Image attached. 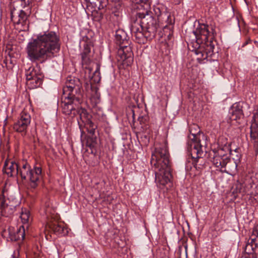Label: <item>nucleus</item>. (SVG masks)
I'll return each instance as SVG.
<instances>
[{
    "label": "nucleus",
    "mask_w": 258,
    "mask_h": 258,
    "mask_svg": "<svg viewBox=\"0 0 258 258\" xmlns=\"http://www.w3.org/2000/svg\"><path fill=\"white\" fill-rule=\"evenodd\" d=\"M59 36L54 31H47L37 35L26 47L28 58L32 62H44L60 50Z\"/></svg>",
    "instance_id": "f257e3e1"
},
{
    "label": "nucleus",
    "mask_w": 258,
    "mask_h": 258,
    "mask_svg": "<svg viewBox=\"0 0 258 258\" xmlns=\"http://www.w3.org/2000/svg\"><path fill=\"white\" fill-rule=\"evenodd\" d=\"M194 34L196 42L192 51L197 55L199 62L209 57L212 58L218 53L219 48L216 40L214 39L216 32L213 26L205 24H199L194 31Z\"/></svg>",
    "instance_id": "f03ea898"
},
{
    "label": "nucleus",
    "mask_w": 258,
    "mask_h": 258,
    "mask_svg": "<svg viewBox=\"0 0 258 258\" xmlns=\"http://www.w3.org/2000/svg\"><path fill=\"white\" fill-rule=\"evenodd\" d=\"M151 164L155 170V181L160 188H163L171 182V163L169 154L166 144L155 145V150L152 153Z\"/></svg>",
    "instance_id": "7ed1b4c3"
},
{
    "label": "nucleus",
    "mask_w": 258,
    "mask_h": 258,
    "mask_svg": "<svg viewBox=\"0 0 258 258\" xmlns=\"http://www.w3.org/2000/svg\"><path fill=\"white\" fill-rule=\"evenodd\" d=\"M189 139L190 141L188 142V149L190 150L192 164L196 169L200 168L202 164H198V163L203 160L202 155L206 145V137L203 134L190 133Z\"/></svg>",
    "instance_id": "20e7f679"
},
{
    "label": "nucleus",
    "mask_w": 258,
    "mask_h": 258,
    "mask_svg": "<svg viewBox=\"0 0 258 258\" xmlns=\"http://www.w3.org/2000/svg\"><path fill=\"white\" fill-rule=\"evenodd\" d=\"M136 15L144 27L146 39L150 40L155 37L158 27L156 20L150 15L146 14L143 12H137Z\"/></svg>",
    "instance_id": "39448f33"
},
{
    "label": "nucleus",
    "mask_w": 258,
    "mask_h": 258,
    "mask_svg": "<svg viewBox=\"0 0 258 258\" xmlns=\"http://www.w3.org/2000/svg\"><path fill=\"white\" fill-rule=\"evenodd\" d=\"M62 92L65 97L71 96L76 97V102L82 99V83L77 78L68 77L67 78L65 86L63 87Z\"/></svg>",
    "instance_id": "423d86ee"
},
{
    "label": "nucleus",
    "mask_w": 258,
    "mask_h": 258,
    "mask_svg": "<svg viewBox=\"0 0 258 258\" xmlns=\"http://www.w3.org/2000/svg\"><path fill=\"white\" fill-rule=\"evenodd\" d=\"M31 116L30 115L23 111L20 115L17 122L13 125V129L17 132L21 133L22 136L26 135L27 133V130L31 122Z\"/></svg>",
    "instance_id": "0eeeda50"
},
{
    "label": "nucleus",
    "mask_w": 258,
    "mask_h": 258,
    "mask_svg": "<svg viewBox=\"0 0 258 258\" xmlns=\"http://www.w3.org/2000/svg\"><path fill=\"white\" fill-rule=\"evenodd\" d=\"M62 99H64L61 103L62 111L66 115L71 114L72 111L75 110L76 107H79L82 102V99H79L78 102H76V97H72V96L65 97L64 95L62 94Z\"/></svg>",
    "instance_id": "6e6552de"
},
{
    "label": "nucleus",
    "mask_w": 258,
    "mask_h": 258,
    "mask_svg": "<svg viewBox=\"0 0 258 258\" xmlns=\"http://www.w3.org/2000/svg\"><path fill=\"white\" fill-rule=\"evenodd\" d=\"M130 30L132 36L135 37L138 43L144 42V39L146 38L145 31L138 18L132 23Z\"/></svg>",
    "instance_id": "1a4fd4ad"
},
{
    "label": "nucleus",
    "mask_w": 258,
    "mask_h": 258,
    "mask_svg": "<svg viewBox=\"0 0 258 258\" xmlns=\"http://www.w3.org/2000/svg\"><path fill=\"white\" fill-rule=\"evenodd\" d=\"M2 236L8 241H15L18 240H23L25 237L24 229L21 228L17 230L14 227H9L7 229H4L2 232Z\"/></svg>",
    "instance_id": "9d476101"
},
{
    "label": "nucleus",
    "mask_w": 258,
    "mask_h": 258,
    "mask_svg": "<svg viewBox=\"0 0 258 258\" xmlns=\"http://www.w3.org/2000/svg\"><path fill=\"white\" fill-rule=\"evenodd\" d=\"M119 60L127 66L131 65L133 61V52L130 44L119 46L117 52Z\"/></svg>",
    "instance_id": "9b49d317"
},
{
    "label": "nucleus",
    "mask_w": 258,
    "mask_h": 258,
    "mask_svg": "<svg viewBox=\"0 0 258 258\" xmlns=\"http://www.w3.org/2000/svg\"><path fill=\"white\" fill-rule=\"evenodd\" d=\"M250 137L255 154H258V109L253 114L250 126Z\"/></svg>",
    "instance_id": "f8f14e48"
},
{
    "label": "nucleus",
    "mask_w": 258,
    "mask_h": 258,
    "mask_svg": "<svg viewBox=\"0 0 258 258\" xmlns=\"http://www.w3.org/2000/svg\"><path fill=\"white\" fill-rule=\"evenodd\" d=\"M253 181L249 176H241L238 178L235 184L236 192L248 193L252 187Z\"/></svg>",
    "instance_id": "ddd939ff"
},
{
    "label": "nucleus",
    "mask_w": 258,
    "mask_h": 258,
    "mask_svg": "<svg viewBox=\"0 0 258 258\" xmlns=\"http://www.w3.org/2000/svg\"><path fill=\"white\" fill-rule=\"evenodd\" d=\"M42 178V169L41 167H35L32 169L27 179L29 185L31 188L35 189L39 185Z\"/></svg>",
    "instance_id": "4468645a"
},
{
    "label": "nucleus",
    "mask_w": 258,
    "mask_h": 258,
    "mask_svg": "<svg viewBox=\"0 0 258 258\" xmlns=\"http://www.w3.org/2000/svg\"><path fill=\"white\" fill-rule=\"evenodd\" d=\"M18 164L15 161L11 160H6L3 167V172L9 177H13L19 175Z\"/></svg>",
    "instance_id": "2eb2a0df"
},
{
    "label": "nucleus",
    "mask_w": 258,
    "mask_h": 258,
    "mask_svg": "<svg viewBox=\"0 0 258 258\" xmlns=\"http://www.w3.org/2000/svg\"><path fill=\"white\" fill-rule=\"evenodd\" d=\"M47 227L57 235L64 236L68 233V229L64 226L63 223L57 222H48Z\"/></svg>",
    "instance_id": "dca6fc26"
},
{
    "label": "nucleus",
    "mask_w": 258,
    "mask_h": 258,
    "mask_svg": "<svg viewBox=\"0 0 258 258\" xmlns=\"http://www.w3.org/2000/svg\"><path fill=\"white\" fill-rule=\"evenodd\" d=\"M28 15L23 10L17 11L15 9L11 11V20L17 24H23L28 19Z\"/></svg>",
    "instance_id": "f3484780"
},
{
    "label": "nucleus",
    "mask_w": 258,
    "mask_h": 258,
    "mask_svg": "<svg viewBox=\"0 0 258 258\" xmlns=\"http://www.w3.org/2000/svg\"><path fill=\"white\" fill-rule=\"evenodd\" d=\"M4 192V191H2V195L0 197L1 214L3 216L9 217L13 214L16 209L14 206L8 205L3 195Z\"/></svg>",
    "instance_id": "a211bd4d"
},
{
    "label": "nucleus",
    "mask_w": 258,
    "mask_h": 258,
    "mask_svg": "<svg viewBox=\"0 0 258 258\" xmlns=\"http://www.w3.org/2000/svg\"><path fill=\"white\" fill-rule=\"evenodd\" d=\"M78 113L80 116V119H78V122L80 128L83 124L85 125L87 124H92V121L90 119L91 116L85 109L81 108L78 110Z\"/></svg>",
    "instance_id": "6ab92c4d"
},
{
    "label": "nucleus",
    "mask_w": 258,
    "mask_h": 258,
    "mask_svg": "<svg viewBox=\"0 0 258 258\" xmlns=\"http://www.w3.org/2000/svg\"><path fill=\"white\" fill-rule=\"evenodd\" d=\"M115 40L119 46L130 44L126 33L122 30H118L116 31Z\"/></svg>",
    "instance_id": "aec40b11"
},
{
    "label": "nucleus",
    "mask_w": 258,
    "mask_h": 258,
    "mask_svg": "<svg viewBox=\"0 0 258 258\" xmlns=\"http://www.w3.org/2000/svg\"><path fill=\"white\" fill-rule=\"evenodd\" d=\"M150 5V0H134L132 5V9L134 11L137 10V11L143 9L147 13Z\"/></svg>",
    "instance_id": "412c9836"
},
{
    "label": "nucleus",
    "mask_w": 258,
    "mask_h": 258,
    "mask_svg": "<svg viewBox=\"0 0 258 258\" xmlns=\"http://www.w3.org/2000/svg\"><path fill=\"white\" fill-rule=\"evenodd\" d=\"M43 75L42 73L33 77L26 81V84L30 89L39 87L42 83Z\"/></svg>",
    "instance_id": "4be33fe9"
},
{
    "label": "nucleus",
    "mask_w": 258,
    "mask_h": 258,
    "mask_svg": "<svg viewBox=\"0 0 258 258\" xmlns=\"http://www.w3.org/2000/svg\"><path fill=\"white\" fill-rule=\"evenodd\" d=\"M229 161V159L227 157H222L216 155L213 159V164L217 167L221 168L225 167Z\"/></svg>",
    "instance_id": "5701e85b"
},
{
    "label": "nucleus",
    "mask_w": 258,
    "mask_h": 258,
    "mask_svg": "<svg viewBox=\"0 0 258 258\" xmlns=\"http://www.w3.org/2000/svg\"><path fill=\"white\" fill-rule=\"evenodd\" d=\"M153 11L154 14L157 17L158 21H163V19L168 18L169 17L168 13L162 6H154Z\"/></svg>",
    "instance_id": "b1692460"
},
{
    "label": "nucleus",
    "mask_w": 258,
    "mask_h": 258,
    "mask_svg": "<svg viewBox=\"0 0 258 258\" xmlns=\"http://www.w3.org/2000/svg\"><path fill=\"white\" fill-rule=\"evenodd\" d=\"M41 73L42 72L38 65L36 67H30L25 72L26 81Z\"/></svg>",
    "instance_id": "393cba45"
},
{
    "label": "nucleus",
    "mask_w": 258,
    "mask_h": 258,
    "mask_svg": "<svg viewBox=\"0 0 258 258\" xmlns=\"http://www.w3.org/2000/svg\"><path fill=\"white\" fill-rule=\"evenodd\" d=\"M31 169L30 165L27 162H24L22 166L19 168V175L22 179L26 180Z\"/></svg>",
    "instance_id": "a878e982"
},
{
    "label": "nucleus",
    "mask_w": 258,
    "mask_h": 258,
    "mask_svg": "<svg viewBox=\"0 0 258 258\" xmlns=\"http://www.w3.org/2000/svg\"><path fill=\"white\" fill-rule=\"evenodd\" d=\"M229 118L231 120H236L240 119L243 115L242 110L237 105L233 106L230 111Z\"/></svg>",
    "instance_id": "bb28decb"
},
{
    "label": "nucleus",
    "mask_w": 258,
    "mask_h": 258,
    "mask_svg": "<svg viewBox=\"0 0 258 258\" xmlns=\"http://www.w3.org/2000/svg\"><path fill=\"white\" fill-rule=\"evenodd\" d=\"M90 52V48L88 45H85L84 47L83 51L81 53V56L82 58V60L83 62L87 63L89 58L88 57V55Z\"/></svg>",
    "instance_id": "cd10ccee"
},
{
    "label": "nucleus",
    "mask_w": 258,
    "mask_h": 258,
    "mask_svg": "<svg viewBox=\"0 0 258 258\" xmlns=\"http://www.w3.org/2000/svg\"><path fill=\"white\" fill-rule=\"evenodd\" d=\"M122 10L121 2H115L111 8V12L115 16H119Z\"/></svg>",
    "instance_id": "c85d7f7f"
},
{
    "label": "nucleus",
    "mask_w": 258,
    "mask_h": 258,
    "mask_svg": "<svg viewBox=\"0 0 258 258\" xmlns=\"http://www.w3.org/2000/svg\"><path fill=\"white\" fill-rule=\"evenodd\" d=\"M30 217V213L29 212L25 209L24 211L23 210L20 218L22 220V221L23 223H26L28 222Z\"/></svg>",
    "instance_id": "c756f323"
},
{
    "label": "nucleus",
    "mask_w": 258,
    "mask_h": 258,
    "mask_svg": "<svg viewBox=\"0 0 258 258\" xmlns=\"http://www.w3.org/2000/svg\"><path fill=\"white\" fill-rule=\"evenodd\" d=\"M99 70V67L97 66L96 70L93 73V75L92 76V79L95 83H99L101 80V76Z\"/></svg>",
    "instance_id": "7c9ffc66"
},
{
    "label": "nucleus",
    "mask_w": 258,
    "mask_h": 258,
    "mask_svg": "<svg viewBox=\"0 0 258 258\" xmlns=\"http://www.w3.org/2000/svg\"><path fill=\"white\" fill-rule=\"evenodd\" d=\"M87 128L88 132L93 135L95 132V130L97 128V126L95 125L94 123L92 121V124H87L85 125Z\"/></svg>",
    "instance_id": "2f4dec72"
},
{
    "label": "nucleus",
    "mask_w": 258,
    "mask_h": 258,
    "mask_svg": "<svg viewBox=\"0 0 258 258\" xmlns=\"http://www.w3.org/2000/svg\"><path fill=\"white\" fill-rule=\"evenodd\" d=\"M5 200L7 201L9 205L14 206L15 209L19 204V201L12 197L9 198L7 200L5 199Z\"/></svg>",
    "instance_id": "473e14b6"
},
{
    "label": "nucleus",
    "mask_w": 258,
    "mask_h": 258,
    "mask_svg": "<svg viewBox=\"0 0 258 258\" xmlns=\"http://www.w3.org/2000/svg\"><path fill=\"white\" fill-rule=\"evenodd\" d=\"M244 251L247 254H251L253 252H255V251L253 249V247H252V245H250V244L247 241V243L245 246L244 247Z\"/></svg>",
    "instance_id": "72a5a7b5"
},
{
    "label": "nucleus",
    "mask_w": 258,
    "mask_h": 258,
    "mask_svg": "<svg viewBox=\"0 0 258 258\" xmlns=\"http://www.w3.org/2000/svg\"><path fill=\"white\" fill-rule=\"evenodd\" d=\"M98 9L102 10L106 8L108 4V0H98Z\"/></svg>",
    "instance_id": "f704fd0d"
},
{
    "label": "nucleus",
    "mask_w": 258,
    "mask_h": 258,
    "mask_svg": "<svg viewBox=\"0 0 258 258\" xmlns=\"http://www.w3.org/2000/svg\"><path fill=\"white\" fill-rule=\"evenodd\" d=\"M96 143V139H88L87 141V146L89 147L91 149L94 148L95 146Z\"/></svg>",
    "instance_id": "c9c22d12"
},
{
    "label": "nucleus",
    "mask_w": 258,
    "mask_h": 258,
    "mask_svg": "<svg viewBox=\"0 0 258 258\" xmlns=\"http://www.w3.org/2000/svg\"><path fill=\"white\" fill-rule=\"evenodd\" d=\"M248 242L250 244V245H252L253 247V249L256 251V249L258 248V244L256 242V240L255 238H250L248 240Z\"/></svg>",
    "instance_id": "e433bc0d"
},
{
    "label": "nucleus",
    "mask_w": 258,
    "mask_h": 258,
    "mask_svg": "<svg viewBox=\"0 0 258 258\" xmlns=\"http://www.w3.org/2000/svg\"><path fill=\"white\" fill-rule=\"evenodd\" d=\"M130 115H132V116L133 120H134L135 118V111L132 108H131L130 107H129L127 109V115L129 116Z\"/></svg>",
    "instance_id": "4c0bfd02"
},
{
    "label": "nucleus",
    "mask_w": 258,
    "mask_h": 258,
    "mask_svg": "<svg viewBox=\"0 0 258 258\" xmlns=\"http://www.w3.org/2000/svg\"><path fill=\"white\" fill-rule=\"evenodd\" d=\"M252 235L258 237V224L253 229L252 231Z\"/></svg>",
    "instance_id": "58836bf2"
},
{
    "label": "nucleus",
    "mask_w": 258,
    "mask_h": 258,
    "mask_svg": "<svg viewBox=\"0 0 258 258\" xmlns=\"http://www.w3.org/2000/svg\"><path fill=\"white\" fill-rule=\"evenodd\" d=\"M21 2H23L24 3V6L29 5L31 3V0H20Z\"/></svg>",
    "instance_id": "ea45409f"
},
{
    "label": "nucleus",
    "mask_w": 258,
    "mask_h": 258,
    "mask_svg": "<svg viewBox=\"0 0 258 258\" xmlns=\"http://www.w3.org/2000/svg\"><path fill=\"white\" fill-rule=\"evenodd\" d=\"M84 1L86 3L87 5L88 3H90V2H89V0H84Z\"/></svg>",
    "instance_id": "a19ab883"
},
{
    "label": "nucleus",
    "mask_w": 258,
    "mask_h": 258,
    "mask_svg": "<svg viewBox=\"0 0 258 258\" xmlns=\"http://www.w3.org/2000/svg\"><path fill=\"white\" fill-rule=\"evenodd\" d=\"M10 258H18L15 255H13Z\"/></svg>",
    "instance_id": "79ce46f5"
},
{
    "label": "nucleus",
    "mask_w": 258,
    "mask_h": 258,
    "mask_svg": "<svg viewBox=\"0 0 258 258\" xmlns=\"http://www.w3.org/2000/svg\"><path fill=\"white\" fill-rule=\"evenodd\" d=\"M115 1H116V2H121V0H114Z\"/></svg>",
    "instance_id": "37998d69"
},
{
    "label": "nucleus",
    "mask_w": 258,
    "mask_h": 258,
    "mask_svg": "<svg viewBox=\"0 0 258 258\" xmlns=\"http://www.w3.org/2000/svg\"><path fill=\"white\" fill-rule=\"evenodd\" d=\"M7 118H6V119H5V121H6H6H7Z\"/></svg>",
    "instance_id": "c03bdc74"
}]
</instances>
